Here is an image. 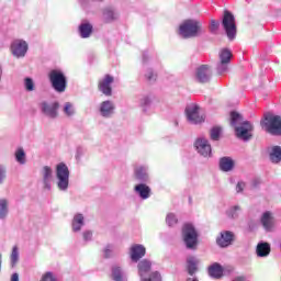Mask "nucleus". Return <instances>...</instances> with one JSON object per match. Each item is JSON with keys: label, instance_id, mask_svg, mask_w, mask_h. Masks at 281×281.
I'll use <instances>...</instances> for the list:
<instances>
[{"label": "nucleus", "instance_id": "f257e3e1", "mask_svg": "<svg viewBox=\"0 0 281 281\" xmlns=\"http://www.w3.org/2000/svg\"><path fill=\"white\" fill-rule=\"evenodd\" d=\"M231 125L235 128V134L238 139L243 142H249L251 132L254 131V124L249 121H245L243 115L238 112H231Z\"/></svg>", "mask_w": 281, "mask_h": 281}, {"label": "nucleus", "instance_id": "f03ea898", "mask_svg": "<svg viewBox=\"0 0 281 281\" xmlns=\"http://www.w3.org/2000/svg\"><path fill=\"white\" fill-rule=\"evenodd\" d=\"M261 126L267 133H270V135H281V116L268 112L263 115Z\"/></svg>", "mask_w": 281, "mask_h": 281}, {"label": "nucleus", "instance_id": "7ed1b4c3", "mask_svg": "<svg viewBox=\"0 0 281 281\" xmlns=\"http://www.w3.org/2000/svg\"><path fill=\"white\" fill-rule=\"evenodd\" d=\"M182 240L187 249H196L199 245V233L191 223H187L182 226Z\"/></svg>", "mask_w": 281, "mask_h": 281}, {"label": "nucleus", "instance_id": "20e7f679", "mask_svg": "<svg viewBox=\"0 0 281 281\" xmlns=\"http://www.w3.org/2000/svg\"><path fill=\"white\" fill-rule=\"evenodd\" d=\"M48 78L53 89L57 93H65L67 90V76L60 69H53L48 74Z\"/></svg>", "mask_w": 281, "mask_h": 281}, {"label": "nucleus", "instance_id": "39448f33", "mask_svg": "<svg viewBox=\"0 0 281 281\" xmlns=\"http://www.w3.org/2000/svg\"><path fill=\"white\" fill-rule=\"evenodd\" d=\"M201 32V22L196 20H186L179 27V34L182 38H192Z\"/></svg>", "mask_w": 281, "mask_h": 281}, {"label": "nucleus", "instance_id": "423d86ee", "mask_svg": "<svg viewBox=\"0 0 281 281\" xmlns=\"http://www.w3.org/2000/svg\"><path fill=\"white\" fill-rule=\"evenodd\" d=\"M57 188L60 192L69 190V167L64 162L56 166Z\"/></svg>", "mask_w": 281, "mask_h": 281}, {"label": "nucleus", "instance_id": "0eeeda50", "mask_svg": "<svg viewBox=\"0 0 281 281\" xmlns=\"http://www.w3.org/2000/svg\"><path fill=\"white\" fill-rule=\"evenodd\" d=\"M153 263L147 259L142 260L138 263V276L142 281H161V274L157 271L153 272L149 278H146L150 273V267Z\"/></svg>", "mask_w": 281, "mask_h": 281}, {"label": "nucleus", "instance_id": "6e6552de", "mask_svg": "<svg viewBox=\"0 0 281 281\" xmlns=\"http://www.w3.org/2000/svg\"><path fill=\"white\" fill-rule=\"evenodd\" d=\"M222 25L224 27V31L226 32L227 38L234 41V38H236V19L234 18V14H232V12L224 11Z\"/></svg>", "mask_w": 281, "mask_h": 281}, {"label": "nucleus", "instance_id": "1a4fd4ad", "mask_svg": "<svg viewBox=\"0 0 281 281\" xmlns=\"http://www.w3.org/2000/svg\"><path fill=\"white\" fill-rule=\"evenodd\" d=\"M187 120L190 124H201L205 122V116L201 114V108L196 104H190L186 108Z\"/></svg>", "mask_w": 281, "mask_h": 281}, {"label": "nucleus", "instance_id": "9d476101", "mask_svg": "<svg viewBox=\"0 0 281 281\" xmlns=\"http://www.w3.org/2000/svg\"><path fill=\"white\" fill-rule=\"evenodd\" d=\"M30 45L25 40H15L11 43L10 50L14 58H25Z\"/></svg>", "mask_w": 281, "mask_h": 281}, {"label": "nucleus", "instance_id": "9b49d317", "mask_svg": "<svg viewBox=\"0 0 281 281\" xmlns=\"http://www.w3.org/2000/svg\"><path fill=\"white\" fill-rule=\"evenodd\" d=\"M194 148L201 157L209 158L212 157V145L207 138L199 137L194 143Z\"/></svg>", "mask_w": 281, "mask_h": 281}, {"label": "nucleus", "instance_id": "f8f14e48", "mask_svg": "<svg viewBox=\"0 0 281 281\" xmlns=\"http://www.w3.org/2000/svg\"><path fill=\"white\" fill-rule=\"evenodd\" d=\"M220 63L217 64V74L223 75L227 71L228 65L232 60V50L223 48L220 50Z\"/></svg>", "mask_w": 281, "mask_h": 281}, {"label": "nucleus", "instance_id": "ddd939ff", "mask_svg": "<svg viewBox=\"0 0 281 281\" xmlns=\"http://www.w3.org/2000/svg\"><path fill=\"white\" fill-rule=\"evenodd\" d=\"M60 104L58 102H47L44 101L41 103V111L46 115V117H49V120H56L58 117V109Z\"/></svg>", "mask_w": 281, "mask_h": 281}, {"label": "nucleus", "instance_id": "4468645a", "mask_svg": "<svg viewBox=\"0 0 281 281\" xmlns=\"http://www.w3.org/2000/svg\"><path fill=\"white\" fill-rule=\"evenodd\" d=\"M114 82V78L111 75H105L100 81H99V91L103 93V95H113V88L111 86Z\"/></svg>", "mask_w": 281, "mask_h": 281}, {"label": "nucleus", "instance_id": "2eb2a0df", "mask_svg": "<svg viewBox=\"0 0 281 281\" xmlns=\"http://www.w3.org/2000/svg\"><path fill=\"white\" fill-rule=\"evenodd\" d=\"M260 223L266 232H273L276 229V217H273V213L270 211L262 213Z\"/></svg>", "mask_w": 281, "mask_h": 281}, {"label": "nucleus", "instance_id": "dca6fc26", "mask_svg": "<svg viewBox=\"0 0 281 281\" xmlns=\"http://www.w3.org/2000/svg\"><path fill=\"white\" fill-rule=\"evenodd\" d=\"M99 113L101 117H113V114L115 113V103L111 100L101 102L99 105Z\"/></svg>", "mask_w": 281, "mask_h": 281}, {"label": "nucleus", "instance_id": "f3484780", "mask_svg": "<svg viewBox=\"0 0 281 281\" xmlns=\"http://www.w3.org/2000/svg\"><path fill=\"white\" fill-rule=\"evenodd\" d=\"M41 176L44 190H52V181L54 179V170H52V167L44 166L41 170Z\"/></svg>", "mask_w": 281, "mask_h": 281}, {"label": "nucleus", "instance_id": "a211bd4d", "mask_svg": "<svg viewBox=\"0 0 281 281\" xmlns=\"http://www.w3.org/2000/svg\"><path fill=\"white\" fill-rule=\"evenodd\" d=\"M195 78L198 82H210V78H212V69L207 65H202L196 69Z\"/></svg>", "mask_w": 281, "mask_h": 281}, {"label": "nucleus", "instance_id": "6ab92c4d", "mask_svg": "<svg viewBox=\"0 0 281 281\" xmlns=\"http://www.w3.org/2000/svg\"><path fill=\"white\" fill-rule=\"evenodd\" d=\"M132 262H137L146 256V248L142 245H134L130 250Z\"/></svg>", "mask_w": 281, "mask_h": 281}, {"label": "nucleus", "instance_id": "aec40b11", "mask_svg": "<svg viewBox=\"0 0 281 281\" xmlns=\"http://www.w3.org/2000/svg\"><path fill=\"white\" fill-rule=\"evenodd\" d=\"M234 241V233L226 231L220 234V237L216 238L218 247H229Z\"/></svg>", "mask_w": 281, "mask_h": 281}, {"label": "nucleus", "instance_id": "412c9836", "mask_svg": "<svg viewBox=\"0 0 281 281\" xmlns=\"http://www.w3.org/2000/svg\"><path fill=\"white\" fill-rule=\"evenodd\" d=\"M256 252L259 258H267V256L271 254V245H269V243L261 241L257 245Z\"/></svg>", "mask_w": 281, "mask_h": 281}, {"label": "nucleus", "instance_id": "4be33fe9", "mask_svg": "<svg viewBox=\"0 0 281 281\" xmlns=\"http://www.w3.org/2000/svg\"><path fill=\"white\" fill-rule=\"evenodd\" d=\"M187 269L189 276H194L199 271V260L196 257L190 256L187 258Z\"/></svg>", "mask_w": 281, "mask_h": 281}, {"label": "nucleus", "instance_id": "5701e85b", "mask_svg": "<svg viewBox=\"0 0 281 281\" xmlns=\"http://www.w3.org/2000/svg\"><path fill=\"white\" fill-rule=\"evenodd\" d=\"M134 191L144 201L146 199H150V189L145 183H140V184L135 186Z\"/></svg>", "mask_w": 281, "mask_h": 281}, {"label": "nucleus", "instance_id": "b1692460", "mask_svg": "<svg viewBox=\"0 0 281 281\" xmlns=\"http://www.w3.org/2000/svg\"><path fill=\"white\" fill-rule=\"evenodd\" d=\"M10 214V201L5 198L0 199V221H5Z\"/></svg>", "mask_w": 281, "mask_h": 281}, {"label": "nucleus", "instance_id": "393cba45", "mask_svg": "<svg viewBox=\"0 0 281 281\" xmlns=\"http://www.w3.org/2000/svg\"><path fill=\"white\" fill-rule=\"evenodd\" d=\"M269 160L271 164H280L281 162V147L272 146L269 149Z\"/></svg>", "mask_w": 281, "mask_h": 281}, {"label": "nucleus", "instance_id": "a878e982", "mask_svg": "<svg viewBox=\"0 0 281 281\" xmlns=\"http://www.w3.org/2000/svg\"><path fill=\"white\" fill-rule=\"evenodd\" d=\"M72 232H80L85 227V215L77 213L75 214L71 223Z\"/></svg>", "mask_w": 281, "mask_h": 281}, {"label": "nucleus", "instance_id": "bb28decb", "mask_svg": "<svg viewBox=\"0 0 281 281\" xmlns=\"http://www.w3.org/2000/svg\"><path fill=\"white\" fill-rule=\"evenodd\" d=\"M220 169L223 172H232L234 170V160L231 157H223L220 159Z\"/></svg>", "mask_w": 281, "mask_h": 281}, {"label": "nucleus", "instance_id": "cd10ccee", "mask_svg": "<svg viewBox=\"0 0 281 281\" xmlns=\"http://www.w3.org/2000/svg\"><path fill=\"white\" fill-rule=\"evenodd\" d=\"M92 32H93V25H91V23L82 22L79 25V34H80L81 38H89V36H91Z\"/></svg>", "mask_w": 281, "mask_h": 281}, {"label": "nucleus", "instance_id": "c85d7f7f", "mask_svg": "<svg viewBox=\"0 0 281 281\" xmlns=\"http://www.w3.org/2000/svg\"><path fill=\"white\" fill-rule=\"evenodd\" d=\"M209 276L211 278H215L218 280V278H223V266L215 262L212 266L209 267Z\"/></svg>", "mask_w": 281, "mask_h": 281}, {"label": "nucleus", "instance_id": "c756f323", "mask_svg": "<svg viewBox=\"0 0 281 281\" xmlns=\"http://www.w3.org/2000/svg\"><path fill=\"white\" fill-rule=\"evenodd\" d=\"M112 278L115 281H128L126 274L122 271V268L119 266L112 267Z\"/></svg>", "mask_w": 281, "mask_h": 281}, {"label": "nucleus", "instance_id": "7c9ffc66", "mask_svg": "<svg viewBox=\"0 0 281 281\" xmlns=\"http://www.w3.org/2000/svg\"><path fill=\"white\" fill-rule=\"evenodd\" d=\"M14 156H15V161L20 164V166H25L27 160H26L25 150L23 149V147L18 148L14 153Z\"/></svg>", "mask_w": 281, "mask_h": 281}, {"label": "nucleus", "instance_id": "2f4dec72", "mask_svg": "<svg viewBox=\"0 0 281 281\" xmlns=\"http://www.w3.org/2000/svg\"><path fill=\"white\" fill-rule=\"evenodd\" d=\"M136 179L139 181H146L148 179V167H137L135 170Z\"/></svg>", "mask_w": 281, "mask_h": 281}, {"label": "nucleus", "instance_id": "473e14b6", "mask_svg": "<svg viewBox=\"0 0 281 281\" xmlns=\"http://www.w3.org/2000/svg\"><path fill=\"white\" fill-rule=\"evenodd\" d=\"M240 214V207L238 205L231 206L226 210V216L228 218H232L233 221H236Z\"/></svg>", "mask_w": 281, "mask_h": 281}, {"label": "nucleus", "instance_id": "72a5a7b5", "mask_svg": "<svg viewBox=\"0 0 281 281\" xmlns=\"http://www.w3.org/2000/svg\"><path fill=\"white\" fill-rule=\"evenodd\" d=\"M10 260H11V267L12 268L16 267V263L19 262V247L18 246H13L12 252L10 256Z\"/></svg>", "mask_w": 281, "mask_h": 281}, {"label": "nucleus", "instance_id": "f704fd0d", "mask_svg": "<svg viewBox=\"0 0 281 281\" xmlns=\"http://www.w3.org/2000/svg\"><path fill=\"white\" fill-rule=\"evenodd\" d=\"M153 100H150V97L145 95L139 99V106H142L143 111H148V106H150Z\"/></svg>", "mask_w": 281, "mask_h": 281}, {"label": "nucleus", "instance_id": "c9c22d12", "mask_svg": "<svg viewBox=\"0 0 281 281\" xmlns=\"http://www.w3.org/2000/svg\"><path fill=\"white\" fill-rule=\"evenodd\" d=\"M64 113L65 115H67L68 117H71V115L76 114V109L74 108L71 102H66L64 104Z\"/></svg>", "mask_w": 281, "mask_h": 281}, {"label": "nucleus", "instance_id": "e433bc0d", "mask_svg": "<svg viewBox=\"0 0 281 281\" xmlns=\"http://www.w3.org/2000/svg\"><path fill=\"white\" fill-rule=\"evenodd\" d=\"M103 18L105 19V21L110 22V21H115L116 15L115 12L111 9H105L103 12Z\"/></svg>", "mask_w": 281, "mask_h": 281}, {"label": "nucleus", "instance_id": "4c0bfd02", "mask_svg": "<svg viewBox=\"0 0 281 281\" xmlns=\"http://www.w3.org/2000/svg\"><path fill=\"white\" fill-rule=\"evenodd\" d=\"M166 223L169 227L177 225L178 223L177 215H175L173 213L167 214Z\"/></svg>", "mask_w": 281, "mask_h": 281}, {"label": "nucleus", "instance_id": "58836bf2", "mask_svg": "<svg viewBox=\"0 0 281 281\" xmlns=\"http://www.w3.org/2000/svg\"><path fill=\"white\" fill-rule=\"evenodd\" d=\"M220 138H221V127H213L211 130V139L213 142H218Z\"/></svg>", "mask_w": 281, "mask_h": 281}, {"label": "nucleus", "instance_id": "ea45409f", "mask_svg": "<svg viewBox=\"0 0 281 281\" xmlns=\"http://www.w3.org/2000/svg\"><path fill=\"white\" fill-rule=\"evenodd\" d=\"M145 78L148 82H155V80H157V74L149 68L146 70Z\"/></svg>", "mask_w": 281, "mask_h": 281}, {"label": "nucleus", "instance_id": "a19ab883", "mask_svg": "<svg viewBox=\"0 0 281 281\" xmlns=\"http://www.w3.org/2000/svg\"><path fill=\"white\" fill-rule=\"evenodd\" d=\"M24 89L26 91H34V80L30 77L24 79Z\"/></svg>", "mask_w": 281, "mask_h": 281}, {"label": "nucleus", "instance_id": "79ce46f5", "mask_svg": "<svg viewBox=\"0 0 281 281\" xmlns=\"http://www.w3.org/2000/svg\"><path fill=\"white\" fill-rule=\"evenodd\" d=\"M40 281H58V278H56V274L53 272H46L42 276Z\"/></svg>", "mask_w": 281, "mask_h": 281}, {"label": "nucleus", "instance_id": "37998d69", "mask_svg": "<svg viewBox=\"0 0 281 281\" xmlns=\"http://www.w3.org/2000/svg\"><path fill=\"white\" fill-rule=\"evenodd\" d=\"M220 25H221V23L218 21L211 20L210 32H212V34H216V32H218Z\"/></svg>", "mask_w": 281, "mask_h": 281}, {"label": "nucleus", "instance_id": "c03bdc74", "mask_svg": "<svg viewBox=\"0 0 281 281\" xmlns=\"http://www.w3.org/2000/svg\"><path fill=\"white\" fill-rule=\"evenodd\" d=\"M7 172H8V169L5 168V166L0 165V186L1 183H3V181H5Z\"/></svg>", "mask_w": 281, "mask_h": 281}, {"label": "nucleus", "instance_id": "a18cd8bd", "mask_svg": "<svg viewBox=\"0 0 281 281\" xmlns=\"http://www.w3.org/2000/svg\"><path fill=\"white\" fill-rule=\"evenodd\" d=\"M82 236H83V240L86 243H89V241H91L93 239V232L86 231V232L82 233Z\"/></svg>", "mask_w": 281, "mask_h": 281}, {"label": "nucleus", "instance_id": "49530a36", "mask_svg": "<svg viewBox=\"0 0 281 281\" xmlns=\"http://www.w3.org/2000/svg\"><path fill=\"white\" fill-rule=\"evenodd\" d=\"M112 254H113V246L108 245L104 248V256H105V258H111Z\"/></svg>", "mask_w": 281, "mask_h": 281}, {"label": "nucleus", "instance_id": "de8ad7c7", "mask_svg": "<svg viewBox=\"0 0 281 281\" xmlns=\"http://www.w3.org/2000/svg\"><path fill=\"white\" fill-rule=\"evenodd\" d=\"M245 182L244 181H239V182H237V184H236V192L237 193H240V192H243L244 190H245Z\"/></svg>", "mask_w": 281, "mask_h": 281}, {"label": "nucleus", "instance_id": "09e8293b", "mask_svg": "<svg viewBox=\"0 0 281 281\" xmlns=\"http://www.w3.org/2000/svg\"><path fill=\"white\" fill-rule=\"evenodd\" d=\"M11 281H19V273H13L12 276H11Z\"/></svg>", "mask_w": 281, "mask_h": 281}, {"label": "nucleus", "instance_id": "8fccbe9b", "mask_svg": "<svg viewBox=\"0 0 281 281\" xmlns=\"http://www.w3.org/2000/svg\"><path fill=\"white\" fill-rule=\"evenodd\" d=\"M187 281H199V279L196 277H190L187 279Z\"/></svg>", "mask_w": 281, "mask_h": 281}, {"label": "nucleus", "instance_id": "3c124183", "mask_svg": "<svg viewBox=\"0 0 281 281\" xmlns=\"http://www.w3.org/2000/svg\"><path fill=\"white\" fill-rule=\"evenodd\" d=\"M146 58H148V54H143V60H144V63H146Z\"/></svg>", "mask_w": 281, "mask_h": 281}, {"label": "nucleus", "instance_id": "603ef678", "mask_svg": "<svg viewBox=\"0 0 281 281\" xmlns=\"http://www.w3.org/2000/svg\"><path fill=\"white\" fill-rule=\"evenodd\" d=\"M1 265H2V256L0 255V271H1Z\"/></svg>", "mask_w": 281, "mask_h": 281}, {"label": "nucleus", "instance_id": "864d4df0", "mask_svg": "<svg viewBox=\"0 0 281 281\" xmlns=\"http://www.w3.org/2000/svg\"><path fill=\"white\" fill-rule=\"evenodd\" d=\"M1 76H3V70L0 68V80H1Z\"/></svg>", "mask_w": 281, "mask_h": 281}]
</instances>
